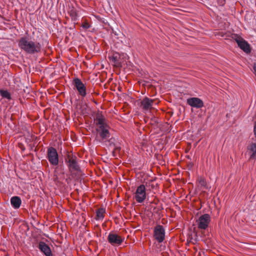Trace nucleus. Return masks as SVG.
Instances as JSON below:
<instances>
[{
    "label": "nucleus",
    "instance_id": "obj_1",
    "mask_svg": "<svg viewBox=\"0 0 256 256\" xmlns=\"http://www.w3.org/2000/svg\"><path fill=\"white\" fill-rule=\"evenodd\" d=\"M18 46L22 50L29 54L40 52L42 48L40 42L32 40L26 36L20 38L18 40Z\"/></svg>",
    "mask_w": 256,
    "mask_h": 256
},
{
    "label": "nucleus",
    "instance_id": "obj_2",
    "mask_svg": "<svg viewBox=\"0 0 256 256\" xmlns=\"http://www.w3.org/2000/svg\"><path fill=\"white\" fill-rule=\"evenodd\" d=\"M66 162L70 172H78L80 170V167L78 164V158L71 152H68Z\"/></svg>",
    "mask_w": 256,
    "mask_h": 256
},
{
    "label": "nucleus",
    "instance_id": "obj_3",
    "mask_svg": "<svg viewBox=\"0 0 256 256\" xmlns=\"http://www.w3.org/2000/svg\"><path fill=\"white\" fill-rule=\"evenodd\" d=\"M47 158L50 163L53 166H57L58 164V155L56 149L53 147H49L47 150Z\"/></svg>",
    "mask_w": 256,
    "mask_h": 256
},
{
    "label": "nucleus",
    "instance_id": "obj_4",
    "mask_svg": "<svg viewBox=\"0 0 256 256\" xmlns=\"http://www.w3.org/2000/svg\"><path fill=\"white\" fill-rule=\"evenodd\" d=\"M146 198V189L144 184L138 186L134 193V198L138 203H142Z\"/></svg>",
    "mask_w": 256,
    "mask_h": 256
},
{
    "label": "nucleus",
    "instance_id": "obj_5",
    "mask_svg": "<svg viewBox=\"0 0 256 256\" xmlns=\"http://www.w3.org/2000/svg\"><path fill=\"white\" fill-rule=\"evenodd\" d=\"M154 236L159 242H162L165 238V230L162 226L157 225L154 230Z\"/></svg>",
    "mask_w": 256,
    "mask_h": 256
},
{
    "label": "nucleus",
    "instance_id": "obj_6",
    "mask_svg": "<svg viewBox=\"0 0 256 256\" xmlns=\"http://www.w3.org/2000/svg\"><path fill=\"white\" fill-rule=\"evenodd\" d=\"M210 220V218L208 214L200 216L196 221L198 228L200 230H206L208 227Z\"/></svg>",
    "mask_w": 256,
    "mask_h": 256
},
{
    "label": "nucleus",
    "instance_id": "obj_7",
    "mask_svg": "<svg viewBox=\"0 0 256 256\" xmlns=\"http://www.w3.org/2000/svg\"><path fill=\"white\" fill-rule=\"evenodd\" d=\"M233 38L235 40L238 46L246 53L248 54L250 52V46L246 40L237 34L234 35Z\"/></svg>",
    "mask_w": 256,
    "mask_h": 256
},
{
    "label": "nucleus",
    "instance_id": "obj_8",
    "mask_svg": "<svg viewBox=\"0 0 256 256\" xmlns=\"http://www.w3.org/2000/svg\"><path fill=\"white\" fill-rule=\"evenodd\" d=\"M108 241L113 246H120L124 242V238L114 232H110L108 236Z\"/></svg>",
    "mask_w": 256,
    "mask_h": 256
},
{
    "label": "nucleus",
    "instance_id": "obj_9",
    "mask_svg": "<svg viewBox=\"0 0 256 256\" xmlns=\"http://www.w3.org/2000/svg\"><path fill=\"white\" fill-rule=\"evenodd\" d=\"M73 84L78 91L79 94L84 97L86 96V88L82 81L78 78L73 80Z\"/></svg>",
    "mask_w": 256,
    "mask_h": 256
},
{
    "label": "nucleus",
    "instance_id": "obj_10",
    "mask_svg": "<svg viewBox=\"0 0 256 256\" xmlns=\"http://www.w3.org/2000/svg\"><path fill=\"white\" fill-rule=\"evenodd\" d=\"M187 104L192 107L201 108L204 106L202 100L198 98H191L187 100Z\"/></svg>",
    "mask_w": 256,
    "mask_h": 256
},
{
    "label": "nucleus",
    "instance_id": "obj_11",
    "mask_svg": "<svg viewBox=\"0 0 256 256\" xmlns=\"http://www.w3.org/2000/svg\"><path fill=\"white\" fill-rule=\"evenodd\" d=\"M96 131L102 140L108 138L110 136V134L108 129V126H98L96 128Z\"/></svg>",
    "mask_w": 256,
    "mask_h": 256
},
{
    "label": "nucleus",
    "instance_id": "obj_12",
    "mask_svg": "<svg viewBox=\"0 0 256 256\" xmlns=\"http://www.w3.org/2000/svg\"><path fill=\"white\" fill-rule=\"evenodd\" d=\"M154 102V100L146 97L141 101L140 106L144 110H148L152 108Z\"/></svg>",
    "mask_w": 256,
    "mask_h": 256
},
{
    "label": "nucleus",
    "instance_id": "obj_13",
    "mask_svg": "<svg viewBox=\"0 0 256 256\" xmlns=\"http://www.w3.org/2000/svg\"><path fill=\"white\" fill-rule=\"evenodd\" d=\"M38 248L46 256H53L50 248L44 242H40L38 244Z\"/></svg>",
    "mask_w": 256,
    "mask_h": 256
},
{
    "label": "nucleus",
    "instance_id": "obj_14",
    "mask_svg": "<svg viewBox=\"0 0 256 256\" xmlns=\"http://www.w3.org/2000/svg\"><path fill=\"white\" fill-rule=\"evenodd\" d=\"M94 121L96 122V124L97 126H106L107 125L106 124L105 121L106 119L104 116L102 115V112H98L95 117H94Z\"/></svg>",
    "mask_w": 256,
    "mask_h": 256
},
{
    "label": "nucleus",
    "instance_id": "obj_15",
    "mask_svg": "<svg viewBox=\"0 0 256 256\" xmlns=\"http://www.w3.org/2000/svg\"><path fill=\"white\" fill-rule=\"evenodd\" d=\"M248 154L250 155V160L256 159V144L252 143L247 147Z\"/></svg>",
    "mask_w": 256,
    "mask_h": 256
},
{
    "label": "nucleus",
    "instance_id": "obj_16",
    "mask_svg": "<svg viewBox=\"0 0 256 256\" xmlns=\"http://www.w3.org/2000/svg\"><path fill=\"white\" fill-rule=\"evenodd\" d=\"M114 140V139L112 138L110 140L109 142H110V146L113 147L112 156H116V153L118 152L121 148L118 144H113Z\"/></svg>",
    "mask_w": 256,
    "mask_h": 256
},
{
    "label": "nucleus",
    "instance_id": "obj_17",
    "mask_svg": "<svg viewBox=\"0 0 256 256\" xmlns=\"http://www.w3.org/2000/svg\"><path fill=\"white\" fill-rule=\"evenodd\" d=\"M10 203L12 206L14 208H18L20 207V206L22 203L21 200L20 198L17 196H13L11 198Z\"/></svg>",
    "mask_w": 256,
    "mask_h": 256
},
{
    "label": "nucleus",
    "instance_id": "obj_18",
    "mask_svg": "<svg viewBox=\"0 0 256 256\" xmlns=\"http://www.w3.org/2000/svg\"><path fill=\"white\" fill-rule=\"evenodd\" d=\"M120 55L118 52H113L111 56H109L110 60L112 61L116 64H119L121 62Z\"/></svg>",
    "mask_w": 256,
    "mask_h": 256
},
{
    "label": "nucleus",
    "instance_id": "obj_19",
    "mask_svg": "<svg viewBox=\"0 0 256 256\" xmlns=\"http://www.w3.org/2000/svg\"><path fill=\"white\" fill-rule=\"evenodd\" d=\"M106 210L104 208H100L96 211V220H102L104 218V214Z\"/></svg>",
    "mask_w": 256,
    "mask_h": 256
},
{
    "label": "nucleus",
    "instance_id": "obj_20",
    "mask_svg": "<svg viewBox=\"0 0 256 256\" xmlns=\"http://www.w3.org/2000/svg\"><path fill=\"white\" fill-rule=\"evenodd\" d=\"M198 186H200L201 188H207V184L206 180L202 178H199L198 180Z\"/></svg>",
    "mask_w": 256,
    "mask_h": 256
},
{
    "label": "nucleus",
    "instance_id": "obj_21",
    "mask_svg": "<svg viewBox=\"0 0 256 256\" xmlns=\"http://www.w3.org/2000/svg\"><path fill=\"white\" fill-rule=\"evenodd\" d=\"M0 94L4 98H6L9 100L12 98L10 93L6 90H0Z\"/></svg>",
    "mask_w": 256,
    "mask_h": 256
},
{
    "label": "nucleus",
    "instance_id": "obj_22",
    "mask_svg": "<svg viewBox=\"0 0 256 256\" xmlns=\"http://www.w3.org/2000/svg\"><path fill=\"white\" fill-rule=\"evenodd\" d=\"M82 26L84 28L88 29L90 27V26L88 22H85L84 24H82Z\"/></svg>",
    "mask_w": 256,
    "mask_h": 256
},
{
    "label": "nucleus",
    "instance_id": "obj_23",
    "mask_svg": "<svg viewBox=\"0 0 256 256\" xmlns=\"http://www.w3.org/2000/svg\"><path fill=\"white\" fill-rule=\"evenodd\" d=\"M254 136L256 138V122H255L254 125Z\"/></svg>",
    "mask_w": 256,
    "mask_h": 256
},
{
    "label": "nucleus",
    "instance_id": "obj_24",
    "mask_svg": "<svg viewBox=\"0 0 256 256\" xmlns=\"http://www.w3.org/2000/svg\"><path fill=\"white\" fill-rule=\"evenodd\" d=\"M253 70H254V72L256 76V64H254V65Z\"/></svg>",
    "mask_w": 256,
    "mask_h": 256
},
{
    "label": "nucleus",
    "instance_id": "obj_25",
    "mask_svg": "<svg viewBox=\"0 0 256 256\" xmlns=\"http://www.w3.org/2000/svg\"><path fill=\"white\" fill-rule=\"evenodd\" d=\"M71 16L72 18H74L76 16V14L75 12H72L71 14Z\"/></svg>",
    "mask_w": 256,
    "mask_h": 256
}]
</instances>
